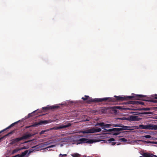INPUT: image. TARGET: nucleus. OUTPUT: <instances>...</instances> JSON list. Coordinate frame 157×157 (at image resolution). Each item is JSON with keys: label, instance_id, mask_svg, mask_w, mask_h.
Listing matches in <instances>:
<instances>
[{"label": "nucleus", "instance_id": "nucleus-1", "mask_svg": "<svg viewBox=\"0 0 157 157\" xmlns=\"http://www.w3.org/2000/svg\"><path fill=\"white\" fill-rule=\"evenodd\" d=\"M146 96L141 95V94H135L134 96H114V97L116 98H110L113 99V101H108L107 100L106 101H108V102H114L115 101H123L126 100H127L133 98V99H136L137 100H143L151 102L154 103H157V100L155 99L147 100L145 98Z\"/></svg>", "mask_w": 157, "mask_h": 157}, {"label": "nucleus", "instance_id": "nucleus-2", "mask_svg": "<svg viewBox=\"0 0 157 157\" xmlns=\"http://www.w3.org/2000/svg\"><path fill=\"white\" fill-rule=\"evenodd\" d=\"M84 101L87 100L86 102L90 104L91 102H99L103 101H113V99L110 98H96L93 99L90 98L89 96L85 95L84 97L82 98Z\"/></svg>", "mask_w": 157, "mask_h": 157}, {"label": "nucleus", "instance_id": "nucleus-3", "mask_svg": "<svg viewBox=\"0 0 157 157\" xmlns=\"http://www.w3.org/2000/svg\"><path fill=\"white\" fill-rule=\"evenodd\" d=\"M31 136L32 135L31 134H28L24 135L21 137L13 139L11 140L10 144H14L23 139L26 140Z\"/></svg>", "mask_w": 157, "mask_h": 157}, {"label": "nucleus", "instance_id": "nucleus-4", "mask_svg": "<svg viewBox=\"0 0 157 157\" xmlns=\"http://www.w3.org/2000/svg\"><path fill=\"white\" fill-rule=\"evenodd\" d=\"M101 129L100 128H93L91 129H87L86 130L82 131L80 132L83 134L99 132H101Z\"/></svg>", "mask_w": 157, "mask_h": 157}, {"label": "nucleus", "instance_id": "nucleus-5", "mask_svg": "<svg viewBox=\"0 0 157 157\" xmlns=\"http://www.w3.org/2000/svg\"><path fill=\"white\" fill-rule=\"evenodd\" d=\"M94 142L93 140L90 139L82 138L77 141L78 143L80 144L82 143L92 144Z\"/></svg>", "mask_w": 157, "mask_h": 157}, {"label": "nucleus", "instance_id": "nucleus-6", "mask_svg": "<svg viewBox=\"0 0 157 157\" xmlns=\"http://www.w3.org/2000/svg\"><path fill=\"white\" fill-rule=\"evenodd\" d=\"M49 121H47V120H44L40 121L38 122H36L34 123V124H32L31 125V126H32V127H37L40 125H42V124H45L48 123H49Z\"/></svg>", "mask_w": 157, "mask_h": 157}, {"label": "nucleus", "instance_id": "nucleus-7", "mask_svg": "<svg viewBox=\"0 0 157 157\" xmlns=\"http://www.w3.org/2000/svg\"><path fill=\"white\" fill-rule=\"evenodd\" d=\"M71 125V123H68L67 124H65L64 125L59 126V127H55L54 128H52L50 129V130H53V129H55V130H58L62 128H67L68 127H69Z\"/></svg>", "mask_w": 157, "mask_h": 157}, {"label": "nucleus", "instance_id": "nucleus-8", "mask_svg": "<svg viewBox=\"0 0 157 157\" xmlns=\"http://www.w3.org/2000/svg\"><path fill=\"white\" fill-rule=\"evenodd\" d=\"M59 107V106L53 105L52 106H49L48 105L46 107L42 108V109L45 110H47L49 109H53L58 108Z\"/></svg>", "mask_w": 157, "mask_h": 157}, {"label": "nucleus", "instance_id": "nucleus-9", "mask_svg": "<svg viewBox=\"0 0 157 157\" xmlns=\"http://www.w3.org/2000/svg\"><path fill=\"white\" fill-rule=\"evenodd\" d=\"M146 129L157 130V125L151 124L146 125Z\"/></svg>", "mask_w": 157, "mask_h": 157}, {"label": "nucleus", "instance_id": "nucleus-10", "mask_svg": "<svg viewBox=\"0 0 157 157\" xmlns=\"http://www.w3.org/2000/svg\"><path fill=\"white\" fill-rule=\"evenodd\" d=\"M132 113L133 115H138L140 114H152V113L151 112H145L142 113L132 112Z\"/></svg>", "mask_w": 157, "mask_h": 157}, {"label": "nucleus", "instance_id": "nucleus-11", "mask_svg": "<svg viewBox=\"0 0 157 157\" xmlns=\"http://www.w3.org/2000/svg\"><path fill=\"white\" fill-rule=\"evenodd\" d=\"M140 120L138 117L136 116H130L129 118V121H138Z\"/></svg>", "mask_w": 157, "mask_h": 157}, {"label": "nucleus", "instance_id": "nucleus-12", "mask_svg": "<svg viewBox=\"0 0 157 157\" xmlns=\"http://www.w3.org/2000/svg\"><path fill=\"white\" fill-rule=\"evenodd\" d=\"M130 104H136L137 105H144V103L142 101H130Z\"/></svg>", "mask_w": 157, "mask_h": 157}, {"label": "nucleus", "instance_id": "nucleus-13", "mask_svg": "<svg viewBox=\"0 0 157 157\" xmlns=\"http://www.w3.org/2000/svg\"><path fill=\"white\" fill-rule=\"evenodd\" d=\"M134 110L139 111H140L141 110L149 111L151 110V108H141L136 109H134Z\"/></svg>", "mask_w": 157, "mask_h": 157}, {"label": "nucleus", "instance_id": "nucleus-14", "mask_svg": "<svg viewBox=\"0 0 157 157\" xmlns=\"http://www.w3.org/2000/svg\"><path fill=\"white\" fill-rule=\"evenodd\" d=\"M27 148L25 146H24L21 148H16L13 150L12 152V153L13 154L15 153L22 149H26Z\"/></svg>", "mask_w": 157, "mask_h": 157}, {"label": "nucleus", "instance_id": "nucleus-15", "mask_svg": "<svg viewBox=\"0 0 157 157\" xmlns=\"http://www.w3.org/2000/svg\"><path fill=\"white\" fill-rule=\"evenodd\" d=\"M114 140H115V139L114 138H111L109 139L108 140V142L109 143H111L112 145H114L116 144V142H112L113 141H114Z\"/></svg>", "mask_w": 157, "mask_h": 157}, {"label": "nucleus", "instance_id": "nucleus-16", "mask_svg": "<svg viewBox=\"0 0 157 157\" xmlns=\"http://www.w3.org/2000/svg\"><path fill=\"white\" fill-rule=\"evenodd\" d=\"M120 127L122 128H121L123 129V130H128L129 129H128V128H129V127L127 126H126L122 125V124H121Z\"/></svg>", "mask_w": 157, "mask_h": 157}, {"label": "nucleus", "instance_id": "nucleus-17", "mask_svg": "<svg viewBox=\"0 0 157 157\" xmlns=\"http://www.w3.org/2000/svg\"><path fill=\"white\" fill-rule=\"evenodd\" d=\"M113 129V132H119L123 131V129L121 128H114Z\"/></svg>", "mask_w": 157, "mask_h": 157}, {"label": "nucleus", "instance_id": "nucleus-18", "mask_svg": "<svg viewBox=\"0 0 157 157\" xmlns=\"http://www.w3.org/2000/svg\"><path fill=\"white\" fill-rule=\"evenodd\" d=\"M105 123L104 122H101L99 123H97L96 125V126L99 125L100 126L101 128L105 127Z\"/></svg>", "mask_w": 157, "mask_h": 157}, {"label": "nucleus", "instance_id": "nucleus-19", "mask_svg": "<svg viewBox=\"0 0 157 157\" xmlns=\"http://www.w3.org/2000/svg\"><path fill=\"white\" fill-rule=\"evenodd\" d=\"M17 122H15L14 123H13L11 124L8 127H7V128H6L5 129V130H6L7 129L10 128H11L13 126L16 124L17 123Z\"/></svg>", "mask_w": 157, "mask_h": 157}, {"label": "nucleus", "instance_id": "nucleus-20", "mask_svg": "<svg viewBox=\"0 0 157 157\" xmlns=\"http://www.w3.org/2000/svg\"><path fill=\"white\" fill-rule=\"evenodd\" d=\"M71 155L73 157H79L80 155L77 153H75L74 154H71Z\"/></svg>", "mask_w": 157, "mask_h": 157}, {"label": "nucleus", "instance_id": "nucleus-21", "mask_svg": "<svg viewBox=\"0 0 157 157\" xmlns=\"http://www.w3.org/2000/svg\"><path fill=\"white\" fill-rule=\"evenodd\" d=\"M139 127L140 128L146 129V125H140L139 126Z\"/></svg>", "mask_w": 157, "mask_h": 157}, {"label": "nucleus", "instance_id": "nucleus-22", "mask_svg": "<svg viewBox=\"0 0 157 157\" xmlns=\"http://www.w3.org/2000/svg\"><path fill=\"white\" fill-rule=\"evenodd\" d=\"M14 130H13L12 131H11V132H9V133H8L6 135H5L4 136H5V137L7 136L10 135L12 134L13 133H14Z\"/></svg>", "mask_w": 157, "mask_h": 157}, {"label": "nucleus", "instance_id": "nucleus-23", "mask_svg": "<svg viewBox=\"0 0 157 157\" xmlns=\"http://www.w3.org/2000/svg\"><path fill=\"white\" fill-rule=\"evenodd\" d=\"M118 119L120 120H129V118L125 117H123L122 118H117Z\"/></svg>", "mask_w": 157, "mask_h": 157}, {"label": "nucleus", "instance_id": "nucleus-24", "mask_svg": "<svg viewBox=\"0 0 157 157\" xmlns=\"http://www.w3.org/2000/svg\"><path fill=\"white\" fill-rule=\"evenodd\" d=\"M104 129L105 131V132H113V128L109 129H107L105 128H104Z\"/></svg>", "mask_w": 157, "mask_h": 157}, {"label": "nucleus", "instance_id": "nucleus-25", "mask_svg": "<svg viewBox=\"0 0 157 157\" xmlns=\"http://www.w3.org/2000/svg\"><path fill=\"white\" fill-rule=\"evenodd\" d=\"M48 131H49V130H42L41 132H40V134L41 135L44 134V133L45 132H46Z\"/></svg>", "mask_w": 157, "mask_h": 157}, {"label": "nucleus", "instance_id": "nucleus-26", "mask_svg": "<svg viewBox=\"0 0 157 157\" xmlns=\"http://www.w3.org/2000/svg\"><path fill=\"white\" fill-rule=\"evenodd\" d=\"M144 137H145L146 138H150L151 137V136L149 135H146L144 136H143Z\"/></svg>", "mask_w": 157, "mask_h": 157}, {"label": "nucleus", "instance_id": "nucleus-27", "mask_svg": "<svg viewBox=\"0 0 157 157\" xmlns=\"http://www.w3.org/2000/svg\"><path fill=\"white\" fill-rule=\"evenodd\" d=\"M111 125V124H105L104 128H109Z\"/></svg>", "mask_w": 157, "mask_h": 157}, {"label": "nucleus", "instance_id": "nucleus-28", "mask_svg": "<svg viewBox=\"0 0 157 157\" xmlns=\"http://www.w3.org/2000/svg\"><path fill=\"white\" fill-rule=\"evenodd\" d=\"M120 132H112L111 133H112V134L113 135L117 136L118 135H119L120 134Z\"/></svg>", "mask_w": 157, "mask_h": 157}, {"label": "nucleus", "instance_id": "nucleus-29", "mask_svg": "<svg viewBox=\"0 0 157 157\" xmlns=\"http://www.w3.org/2000/svg\"><path fill=\"white\" fill-rule=\"evenodd\" d=\"M120 140H121L122 142H125L127 141V140L124 138H121L120 139Z\"/></svg>", "mask_w": 157, "mask_h": 157}, {"label": "nucleus", "instance_id": "nucleus-30", "mask_svg": "<svg viewBox=\"0 0 157 157\" xmlns=\"http://www.w3.org/2000/svg\"><path fill=\"white\" fill-rule=\"evenodd\" d=\"M121 124H113V127H120Z\"/></svg>", "mask_w": 157, "mask_h": 157}, {"label": "nucleus", "instance_id": "nucleus-31", "mask_svg": "<svg viewBox=\"0 0 157 157\" xmlns=\"http://www.w3.org/2000/svg\"><path fill=\"white\" fill-rule=\"evenodd\" d=\"M51 143V142L49 141H48L46 142L45 143V144L47 145H49V144H50Z\"/></svg>", "mask_w": 157, "mask_h": 157}, {"label": "nucleus", "instance_id": "nucleus-32", "mask_svg": "<svg viewBox=\"0 0 157 157\" xmlns=\"http://www.w3.org/2000/svg\"><path fill=\"white\" fill-rule=\"evenodd\" d=\"M59 156H62V157L63 156H67V154H63V155H62V154H59Z\"/></svg>", "mask_w": 157, "mask_h": 157}, {"label": "nucleus", "instance_id": "nucleus-33", "mask_svg": "<svg viewBox=\"0 0 157 157\" xmlns=\"http://www.w3.org/2000/svg\"><path fill=\"white\" fill-rule=\"evenodd\" d=\"M147 143H151V144H155V141H147Z\"/></svg>", "mask_w": 157, "mask_h": 157}, {"label": "nucleus", "instance_id": "nucleus-34", "mask_svg": "<svg viewBox=\"0 0 157 157\" xmlns=\"http://www.w3.org/2000/svg\"><path fill=\"white\" fill-rule=\"evenodd\" d=\"M55 145H51L50 146H48V147H47V148H52V147H54L55 146Z\"/></svg>", "mask_w": 157, "mask_h": 157}, {"label": "nucleus", "instance_id": "nucleus-35", "mask_svg": "<svg viewBox=\"0 0 157 157\" xmlns=\"http://www.w3.org/2000/svg\"><path fill=\"white\" fill-rule=\"evenodd\" d=\"M154 98L155 99H157V94H155V95Z\"/></svg>", "mask_w": 157, "mask_h": 157}, {"label": "nucleus", "instance_id": "nucleus-36", "mask_svg": "<svg viewBox=\"0 0 157 157\" xmlns=\"http://www.w3.org/2000/svg\"><path fill=\"white\" fill-rule=\"evenodd\" d=\"M32 113L29 114H28L29 117H30L31 116H32Z\"/></svg>", "mask_w": 157, "mask_h": 157}, {"label": "nucleus", "instance_id": "nucleus-37", "mask_svg": "<svg viewBox=\"0 0 157 157\" xmlns=\"http://www.w3.org/2000/svg\"><path fill=\"white\" fill-rule=\"evenodd\" d=\"M5 131V129H3V130H2V131H0V134L2 132H4V131Z\"/></svg>", "mask_w": 157, "mask_h": 157}, {"label": "nucleus", "instance_id": "nucleus-38", "mask_svg": "<svg viewBox=\"0 0 157 157\" xmlns=\"http://www.w3.org/2000/svg\"><path fill=\"white\" fill-rule=\"evenodd\" d=\"M30 127H32V126H31V125L30 126H26V128H30Z\"/></svg>", "mask_w": 157, "mask_h": 157}, {"label": "nucleus", "instance_id": "nucleus-39", "mask_svg": "<svg viewBox=\"0 0 157 157\" xmlns=\"http://www.w3.org/2000/svg\"><path fill=\"white\" fill-rule=\"evenodd\" d=\"M117 107V109H120V107Z\"/></svg>", "mask_w": 157, "mask_h": 157}, {"label": "nucleus", "instance_id": "nucleus-40", "mask_svg": "<svg viewBox=\"0 0 157 157\" xmlns=\"http://www.w3.org/2000/svg\"><path fill=\"white\" fill-rule=\"evenodd\" d=\"M155 119H157V116H156L155 117Z\"/></svg>", "mask_w": 157, "mask_h": 157}, {"label": "nucleus", "instance_id": "nucleus-41", "mask_svg": "<svg viewBox=\"0 0 157 157\" xmlns=\"http://www.w3.org/2000/svg\"><path fill=\"white\" fill-rule=\"evenodd\" d=\"M155 144H157V142H155Z\"/></svg>", "mask_w": 157, "mask_h": 157}, {"label": "nucleus", "instance_id": "nucleus-42", "mask_svg": "<svg viewBox=\"0 0 157 157\" xmlns=\"http://www.w3.org/2000/svg\"><path fill=\"white\" fill-rule=\"evenodd\" d=\"M36 147V146H34V147H32V148H35Z\"/></svg>", "mask_w": 157, "mask_h": 157}, {"label": "nucleus", "instance_id": "nucleus-43", "mask_svg": "<svg viewBox=\"0 0 157 157\" xmlns=\"http://www.w3.org/2000/svg\"><path fill=\"white\" fill-rule=\"evenodd\" d=\"M35 112V111H34L33 112H33Z\"/></svg>", "mask_w": 157, "mask_h": 157}]
</instances>
